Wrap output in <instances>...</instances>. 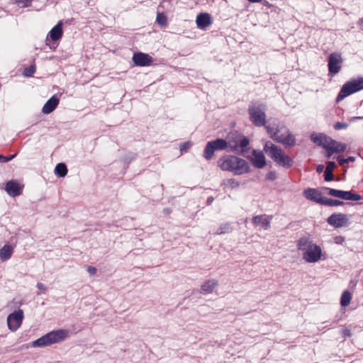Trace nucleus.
Instances as JSON below:
<instances>
[{"label": "nucleus", "instance_id": "6", "mask_svg": "<svg viewBox=\"0 0 363 363\" xmlns=\"http://www.w3.org/2000/svg\"><path fill=\"white\" fill-rule=\"evenodd\" d=\"M266 110L264 104L251 102L248 107L249 118L257 127L264 126L266 124Z\"/></svg>", "mask_w": 363, "mask_h": 363}, {"label": "nucleus", "instance_id": "51", "mask_svg": "<svg viewBox=\"0 0 363 363\" xmlns=\"http://www.w3.org/2000/svg\"><path fill=\"white\" fill-rule=\"evenodd\" d=\"M231 150L232 151H236L237 150L236 147L235 146V147H231Z\"/></svg>", "mask_w": 363, "mask_h": 363}, {"label": "nucleus", "instance_id": "3", "mask_svg": "<svg viewBox=\"0 0 363 363\" xmlns=\"http://www.w3.org/2000/svg\"><path fill=\"white\" fill-rule=\"evenodd\" d=\"M265 128L273 140L289 147L296 145L295 136L284 124L265 125Z\"/></svg>", "mask_w": 363, "mask_h": 363}, {"label": "nucleus", "instance_id": "40", "mask_svg": "<svg viewBox=\"0 0 363 363\" xmlns=\"http://www.w3.org/2000/svg\"><path fill=\"white\" fill-rule=\"evenodd\" d=\"M37 288L43 292H45L47 287L43 283L38 282L36 285Z\"/></svg>", "mask_w": 363, "mask_h": 363}, {"label": "nucleus", "instance_id": "7", "mask_svg": "<svg viewBox=\"0 0 363 363\" xmlns=\"http://www.w3.org/2000/svg\"><path fill=\"white\" fill-rule=\"evenodd\" d=\"M363 89V77L353 79L345 83L339 92L337 101H340L349 95Z\"/></svg>", "mask_w": 363, "mask_h": 363}, {"label": "nucleus", "instance_id": "35", "mask_svg": "<svg viewBox=\"0 0 363 363\" xmlns=\"http://www.w3.org/2000/svg\"><path fill=\"white\" fill-rule=\"evenodd\" d=\"M16 154H14V155H11L9 157H4V156H2L0 155V162H7L10 160H11L12 159H13L15 157H16Z\"/></svg>", "mask_w": 363, "mask_h": 363}, {"label": "nucleus", "instance_id": "10", "mask_svg": "<svg viewBox=\"0 0 363 363\" xmlns=\"http://www.w3.org/2000/svg\"><path fill=\"white\" fill-rule=\"evenodd\" d=\"M342 62L343 60L340 53H331L329 55L328 64L329 74L334 76L337 74L341 70Z\"/></svg>", "mask_w": 363, "mask_h": 363}, {"label": "nucleus", "instance_id": "53", "mask_svg": "<svg viewBox=\"0 0 363 363\" xmlns=\"http://www.w3.org/2000/svg\"><path fill=\"white\" fill-rule=\"evenodd\" d=\"M165 213H169L170 211L169 209H164Z\"/></svg>", "mask_w": 363, "mask_h": 363}, {"label": "nucleus", "instance_id": "24", "mask_svg": "<svg viewBox=\"0 0 363 363\" xmlns=\"http://www.w3.org/2000/svg\"><path fill=\"white\" fill-rule=\"evenodd\" d=\"M342 199L348 201H359L363 199L359 194L352 191H343Z\"/></svg>", "mask_w": 363, "mask_h": 363}, {"label": "nucleus", "instance_id": "30", "mask_svg": "<svg viewBox=\"0 0 363 363\" xmlns=\"http://www.w3.org/2000/svg\"><path fill=\"white\" fill-rule=\"evenodd\" d=\"M326 189L328 191V193L330 196L342 199L343 191L330 188H327Z\"/></svg>", "mask_w": 363, "mask_h": 363}, {"label": "nucleus", "instance_id": "1", "mask_svg": "<svg viewBox=\"0 0 363 363\" xmlns=\"http://www.w3.org/2000/svg\"><path fill=\"white\" fill-rule=\"evenodd\" d=\"M219 167L223 171L240 175L250 172V166L247 161L233 155H225L218 160Z\"/></svg>", "mask_w": 363, "mask_h": 363}, {"label": "nucleus", "instance_id": "49", "mask_svg": "<svg viewBox=\"0 0 363 363\" xmlns=\"http://www.w3.org/2000/svg\"><path fill=\"white\" fill-rule=\"evenodd\" d=\"M358 24L360 26H363V17L359 19V21H358Z\"/></svg>", "mask_w": 363, "mask_h": 363}, {"label": "nucleus", "instance_id": "42", "mask_svg": "<svg viewBox=\"0 0 363 363\" xmlns=\"http://www.w3.org/2000/svg\"><path fill=\"white\" fill-rule=\"evenodd\" d=\"M337 160L340 165H343L344 164L347 163V160H345V159H344L342 156H338L337 157Z\"/></svg>", "mask_w": 363, "mask_h": 363}, {"label": "nucleus", "instance_id": "12", "mask_svg": "<svg viewBox=\"0 0 363 363\" xmlns=\"http://www.w3.org/2000/svg\"><path fill=\"white\" fill-rule=\"evenodd\" d=\"M328 223L335 228L345 226L348 223L347 215L344 213H333L327 220Z\"/></svg>", "mask_w": 363, "mask_h": 363}, {"label": "nucleus", "instance_id": "22", "mask_svg": "<svg viewBox=\"0 0 363 363\" xmlns=\"http://www.w3.org/2000/svg\"><path fill=\"white\" fill-rule=\"evenodd\" d=\"M13 252V247L10 245H5L0 249V260L5 262L9 259Z\"/></svg>", "mask_w": 363, "mask_h": 363}, {"label": "nucleus", "instance_id": "15", "mask_svg": "<svg viewBox=\"0 0 363 363\" xmlns=\"http://www.w3.org/2000/svg\"><path fill=\"white\" fill-rule=\"evenodd\" d=\"M303 196L308 200L322 204L324 196L315 189L308 188L303 191Z\"/></svg>", "mask_w": 363, "mask_h": 363}, {"label": "nucleus", "instance_id": "47", "mask_svg": "<svg viewBox=\"0 0 363 363\" xmlns=\"http://www.w3.org/2000/svg\"><path fill=\"white\" fill-rule=\"evenodd\" d=\"M323 169V165H318V167H317V172H322Z\"/></svg>", "mask_w": 363, "mask_h": 363}, {"label": "nucleus", "instance_id": "37", "mask_svg": "<svg viewBox=\"0 0 363 363\" xmlns=\"http://www.w3.org/2000/svg\"><path fill=\"white\" fill-rule=\"evenodd\" d=\"M266 178L269 181H274L277 179V174L275 172L271 171L267 173Z\"/></svg>", "mask_w": 363, "mask_h": 363}, {"label": "nucleus", "instance_id": "19", "mask_svg": "<svg viewBox=\"0 0 363 363\" xmlns=\"http://www.w3.org/2000/svg\"><path fill=\"white\" fill-rule=\"evenodd\" d=\"M252 222L255 225H260L264 230L270 228V218L266 215L254 216Z\"/></svg>", "mask_w": 363, "mask_h": 363}, {"label": "nucleus", "instance_id": "39", "mask_svg": "<svg viewBox=\"0 0 363 363\" xmlns=\"http://www.w3.org/2000/svg\"><path fill=\"white\" fill-rule=\"evenodd\" d=\"M249 140L247 138H243L240 140L239 145L240 147H246L249 145Z\"/></svg>", "mask_w": 363, "mask_h": 363}, {"label": "nucleus", "instance_id": "46", "mask_svg": "<svg viewBox=\"0 0 363 363\" xmlns=\"http://www.w3.org/2000/svg\"><path fill=\"white\" fill-rule=\"evenodd\" d=\"M345 160H347V163L350 162H354L355 160V157L350 156V157H347V159H345Z\"/></svg>", "mask_w": 363, "mask_h": 363}, {"label": "nucleus", "instance_id": "25", "mask_svg": "<svg viewBox=\"0 0 363 363\" xmlns=\"http://www.w3.org/2000/svg\"><path fill=\"white\" fill-rule=\"evenodd\" d=\"M55 172L60 177H64L67 174V169L64 163H59L55 168Z\"/></svg>", "mask_w": 363, "mask_h": 363}, {"label": "nucleus", "instance_id": "2", "mask_svg": "<svg viewBox=\"0 0 363 363\" xmlns=\"http://www.w3.org/2000/svg\"><path fill=\"white\" fill-rule=\"evenodd\" d=\"M298 249L303 251V259L308 263H315L320 259H325L323 257L321 247L313 243L308 238H301L297 243Z\"/></svg>", "mask_w": 363, "mask_h": 363}, {"label": "nucleus", "instance_id": "54", "mask_svg": "<svg viewBox=\"0 0 363 363\" xmlns=\"http://www.w3.org/2000/svg\"><path fill=\"white\" fill-rule=\"evenodd\" d=\"M28 5H29V4H24L25 6H28Z\"/></svg>", "mask_w": 363, "mask_h": 363}, {"label": "nucleus", "instance_id": "52", "mask_svg": "<svg viewBox=\"0 0 363 363\" xmlns=\"http://www.w3.org/2000/svg\"><path fill=\"white\" fill-rule=\"evenodd\" d=\"M18 3H24V0H16Z\"/></svg>", "mask_w": 363, "mask_h": 363}, {"label": "nucleus", "instance_id": "44", "mask_svg": "<svg viewBox=\"0 0 363 363\" xmlns=\"http://www.w3.org/2000/svg\"><path fill=\"white\" fill-rule=\"evenodd\" d=\"M345 240V238L343 237L339 236L335 238V243L337 244H342Z\"/></svg>", "mask_w": 363, "mask_h": 363}, {"label": "nucleus", "instance_id": "17", "mask_svg": "<svg viewBox=\"0 0 363 363\" xmlns=\"http://www.w3.org/2000/svg\"><path fill=\"white\" fill-rule=\"evenodd\" d=\"M59 101L60 99L56 95L52 96L43 106L42 112L45 114L52 113L59 104Z\"/></svg>", "mask_w": 363, "mask_h": 363}, {"label": "nucleus", "instance_id": "48", "mask_svg": "<svg viewBox=\"0 0 363 363\" xmlns=\"http://www.w3.org/2000/svg\"><path fill=\"white\" fill-rule=\"evenodd\" d=\"M361 118H363V117H353V118H350V121H354L355 120L361 119Z\"/></svg>", "mask_w": 363, "mask_h": 363}, {"label": "nucleus", "instance_id": "5", "mask_svg": "<svg viewBox=\"0 0 363 363\" xmlns=\"http://www.w3.org/2000/svg\"><path fill=\"white\" fill-rule=\"evenodd\" d=\"M311 139L318 145L333 150L335 153L344 152L347 148L346 144L335 140L323 133L312 134Z\"/></svg>", "mask_w": 363, "mask_h": 363}, {"label": "nucleus", "instance_id": "45", "mask_svg": "<svg viewBox=\"0 0 363 363\" xmlns=\"http://www.w3.org/2000/svg\"><path fill=\"white\" fill-rule=\"evenodd\" d=\"M342 333H343L345 336L350 337L351 335V332H350V330L349 329H344L342 330Z\"/></svg>", "mask_w": 363, "mask_h": 363}, {"label": "nucleus", "instance_id": "55", "mask_svg": "<svg viewBox=\"0 0 363 363\" xmlns=\"http://www.w3.org/2000/svg\"><path fill=\"white\" fill-rule=\"evenodd\" d=\"M359 204H363V203H362V202H360V203H359Z\"/></svg>", "mask_w": 363, "mask_h": 363}, {"label": "nucleus", "instance_id": "18", "mask_svg": "<svg viewBox=\"0 0 363 363\" xmlns=\"http://www.w3.org/2000/svg\"><path fill=\"white\" fill-rule=\"evenodd\" d=\"M197 27L201 29H204L211 24V16L207 13H199L196 20Z\"/></svg>", "mask_w": 363, "mask_h": 363}, {"label": "nucleus", "instance_id": "32", "mask_svg": "<svg viewBox=\"0 0 363 363\" xmlns=\"http://www.w3.org/2000/svg\"><path fill=\"white\" fill-rule=\"evenodd\" d=\"M35 72V67L34 65H31L29 67H27L23 71V75L26 77L32 76Z\"/></svg>", "mask_w": 363, "mask_h": 363}, {"label": "nucleus", "instance_id": "43", "mask_svg": "<svg viewBox=\"0 0 363 363\" xmlns=\"http://www.w3.org/2000/svg\"><path fill=\"white\" fill-rule=\"evenodd\" d=\"M325 157L329 158L335 152L333 150H330L329 149H325Z\"/></svg>", "mask_w": 363, "mask_h": 363}, {"label": "nucleus", "instance_id": "13", "mask_svg": "<svg viewBox=\"0 0 363 363\" xmlns=\"http://www.w3.org/2000/svg\"><path fill=\"white\" fill-rule=\"evenodd\" d=\"M264 150L275 162L279 160L284 150L278 146L268 141L265 143Z\"/></svg>", "mask_w": 363, "mask_h": 363}, {"label": "nucleus", "instance_id": "9", "mask_svg": "<svg viewBox=\"0 0 363 363\" xmlns=\"http://www.w3.org/2000/svg\"><path fill=\"white\" fill-rule=\"evenodd\" d=\"M23 318L24 314L22 309H18L9 314L6 320L9 329L12 332L16 331L21 327Z\"/></svg>", "mask_w": 363, "mask_h": 363}, {"label": "nucleus", "instance_id": "31", "mask_svg": "<svg viewBox=\"0 0 363 363\" xmlns=\"http://www.w3.org/2000/svg\"><path fill=\"white\" fill-rule=\"evenodd\" d=\"M224 184L225 186L235 189L239 186L240 182L235 179H229L224 182Z\"/></svg>", "mask_w": 363, "mask_h": 363}, {"label": "nucleus", "instance_id": "34", "mask_svg": "<svg viewBox=\"0 0 363 363\" xmlns=\"http://www.w3.org/2000/svg\"><path fill=\"white\" fill-rule=\"evenodd\" d=\"M348 126L347 123H341V122H337L336 123L335 125H334V128L335 130H342V129H345L347 128Z\"/></svg>", "mask_w": 363, "mask_h": 363}, {"label": "nucleus", "instance_id": "4", "mask_svg": "<svg viewBox=\"0 0 363 363\" xmlns=\"http://www.w3.org/2000/svg\"><path fill=\"white\" fill-rule=\"evenodd\" d=\"M69 335V332L65 329L52 330L46 335L32 342L33 347H44L65 340Z\"/></svg>", "mask_w": 363, "mask_h": 363}, {"label": "nucleus", "instance_id": "11", "mask_svg": "<svg viewBox=\"0 0 363 363\" xmlns=\"http://www.w3.org/2000/svg\"><path fill=\"white\" fill-rule=\"evenodd\" d=\"M23 185L16 180H10L5 185V191L11 197H16L22 194Z\"/></svg>", "mask_w": 363, "mask_h": 363}, {"label": "nucleus", "instance_id": "33", "mask_svg": "<svg viewBox=\"0 0 363 363\" xmlns=\"http://www.w3.org/2000/svg\"><path fill=\"white\" fill-rule=\"evenodd\" d=\"M324 178L326 182H330L333 179V174L332 171L325 170Z\"/></svg>", "mask_w": 363, "mask_h": 363}, {"label": "nucleus", "instance_id": "20", "mask_svg": "<svg viewBox=\"0 0 363 363\" xmlns=\"http://www.w3.org/2000/svg\"><path fill=\"white\" fill-rule=\"evenodd\" d=\"M48 36L51 40L56 41L60 40L62 36V21H59L51 30L49 32Z\"/></svg>", "mask_w": 363, "mask_h": 363}, {"label": "nucleus", "instance_id": "28", "mask_svg": "<svg viewBox=\"0 0 363 363\" xmlns=\"http://www.w3.org/2000/svg\"><path fill=\"white\" fill-rule=\"evenodd\" d=\"M351 294L348 291H345L341 296L340 303L342 306L345 307L348 306L351 301Z\"/></svg>", "mask_w": 363, "mask_h": 363}, {"label": "nucleus", "instance_id": "36", "mask_svg": "<svg viewBox=\"0 0 363 363\" xmlns=\"http://www.w3.org/2000/svg\"><path fill=\"white\" fill-rule=\"evenodd\" d=\"M336 167V164L335 162L329 161L326 164L325 170L332 171Z\"/></svg>", "mask_w": 363, "mask_h": 363}, {"label": "nucleus", "instance_id": "50", "mask_svg": "<svg viewBox=\"0 0 363 363\" xmlns=\"http://www.w3.org/2000/svg\"><path fill=\"white\" fill-rule=\"evenodd\" d=\"M247 1L250 2H252V3H258V2L262 1V0H247Z\"/></svg>", "mask_w": 363, "mask_h": 363}, {"label": "nucleus", "instance_id": "16", "mask_svg": "<svg viewBox=\"0 0 363 363\" xmlns=\"http://www.w3.org/2000/svg\"><path fill=\"white\" fill-rule=\"evenodd\" d=\"M251 161L257 168H263L266 165L265 157L262 151L253 150Z\"/></svg>", "mask_w": 363, "mask_h": 363}, {"label": "nucleus", "instance_id": "26", "mask_svg": "<svg viewBox=\"0 0 363 363\" xmlns=\"http://www.w3.org/2000/svg\"><path fill=\"white\" fill-rule=\"evenodd\" d=\"M344 202L340 200L332 199L324 196L322 205L327 206H342Z\"/></svg>", "mask_w": 363, "mask_h": 363}, {"label": "nucleus", "instance_id": "23", "mask_svg": "<svg viewBox=\"0 0 363 363\" xmlns=\"http://www.w3.org/2000/svg\"><path fill=\"white\" fill-rule=\"evenodd\" d=\"M276 163L283 167L289 168L293 165L294 162L292 159L284 152Z\"/></svg>", "mask_w": 363, "mask_h": 363}, {"label": "nucleus", "instance_id": "8", "mask_svg": "<svg viewBox=\"0 0 363 363\" xmlns=\"http://www.w3.org/2000/svg\"><path fill=\"white\" fill-rule=\"evenodd\" d=\"M228 146V144L227 141L223 139H216L215 140L209 141L205 147L203 156L206 160H211L216 150H225Z\"/></svg>", "mask_w": 363, "mask_h": 363}, {"label": "nucleus", "instance_id": "41", "mask_svg": "<svg viewBox=\"0 0 363 363\" xmlns=\"http://www.w3.org/2000/svg\"><path fill=\"white\" fill-rule=\"evenodd\" d=\"M87 272L89 274L94 275L96 272V269L94 267L89 266L87 268Z\"/></svg>", "mask_w": 363, "mask_h": 363}, {"label": "nucleus", "instance_id": "21", "mask_svg": "<svg viewBox=\"0 0 363 363\" xmlns=\"http://www.w3.org/2000/svg\"><path fill=\"white\" fill-rule=\"evenodd\" d=\"M218 283L215 279H209L205 281L201 286V293L207 294L211 293L218 286Z\"/></svg>", "mask_w": 363, "mask_h": 363}, {"label": "nucleus", "instance_id": "27", "mask_svg": "<svg viewBox=\"0 0 363 363\" xmlns=\"http://www.w3.org/2000/svg\"><path fill=\"white\" fill-rule=\"evenodd\" d=\"M232 231V228L229 223L221 224L214 233L216 235H223L229 233Z\"/></svg>", "mask_w": 363, "mask_h": 363}, {"label": "nucleus", "instance_id": "29", "mask_svg": "<svg viewBox=\"0 0 363 363\" xmlns=\"http://www.w3.org/2000/svg\"><path fill=\"white\" fill-rule=\"evenodd\" d=\"M156 21L161 26H166L167 23V17L163 13H157Z\"/></svg>", "mask_w": 363, "mask_h": 363}, {"label": "nucleus", "instance_id": "38", "mask_svg": "<svg viewBox=\"0 0 363 363\" xmlns=\"http://www.w3.org/2000/svg\"><path fill=\"white\" fill-rule=\"evenodd\" d=\"M191 144L189 142L184 143L180 145V150L182 152L187 151L191 147Z\"/></svg>", "mask_w": 363, "mask_h": 363}, {"label": "nucleus", "instance_id": "14", "mask_svg": "<svg viewBox=\"0 0 363 363\" xmlns=\"http://www.w3.org/2000/svg\"><path fill=\"white\" fill-rule=\"evenodd\" d=\"M132 60L136 66L140 67L149 66L152 62V57L148 54L143 52L135 53Z\"/></svg>", "mask_w": 363, "mask_h": 363}]
</instances>
